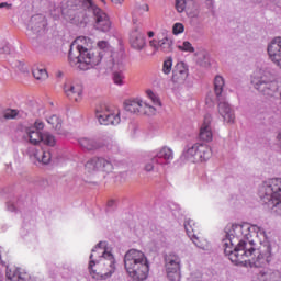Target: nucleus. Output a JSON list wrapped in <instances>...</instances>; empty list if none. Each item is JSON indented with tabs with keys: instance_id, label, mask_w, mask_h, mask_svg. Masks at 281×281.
I'll list each match as a JSON object with an SVG mask.
<instances>
[{
	"instance_id": "obj_1",
	"label": "nucleus",
	"mask_w": 281,
	"mask_h": 281,
	"mask_svg": "<svg viewBox=\"0 0 281 281\" xmlns=\"http://www.w3.org/2000/svg\"><path fill=\"white\" fill-rule=\"evenodd\" d=\"M224 254L233 265H245L250 262V267H265L271 262V244H266L256 250L254 248V240L247 246V241L240 239L237 244L232 246L229 243H224Z\"/></svg>"
},
{
	"instance_id": "obj_2",
	"label": "nucleus",
	"mask_w": 281,
	"mask_h": 281,
	"mask_svg": "<svg viewBox=\"0 0 281 281\" xmlns=\"http://www.w3.org/2000/svg\"><path fill=\"white\" fill-rule=\"evenodd\" d=\"M104 56L105 55L102 54V50L94 48L89 49L78 44V40L71 43L68 53L70 63L78 65V68L81 71H87V69H91V67H98V65L102 63V58H104Z\"/></svg>"
},
{
	"instance_id": "obj_3",
	"label": "nucleus",
	"mask_w": 281,
	"mask_h": 281,
	"mask_svg": "<svg viewBox=\"0 0 281 281\" xmlns=\"http://www.w3.org/2000/svg\"><path fill=\"white\" fill-rule=\"evenodd\" d=\"M125 269L133 280L144 281L148 278V259L144 252L137 249H130L124 256Z\"/></svg>"
},
{
	"instance_id": "obj_4",
	"label": "nucleus",
	"mask_w": 281,
	"mask_h": 281,
	"mask_svg": "<svg viewBox=\"0 0 281 281\" xmlns=\"http://www.w3.org/2000/svg\"><path fill=\"white\" fill-rule=\"evenodd\" d=\"M258 194L262 205L281 216V178L261 186Z\"/></svg>"
},
{
	"instance_id": "obj_5",
	"label": "nucleus",
	"mask_w": 281,
	"mask_h": 281,
	"mask_svg": "<svg viewBox=\"0 0 281 281\" xmlns=\"http://www.w3.org/2000/svg\"><path fill=\"white\" fill-rule=\"evenodd\" d=\"M99 250L101 251V256H99V259L93 258V254ZM102 267H109V272H105V276H112L115 272V258L113 257V254L106 251V243L100 241L97 244V246L92 249V254L90 255V262L88 266V269L91 273H97V276H100V269Z\"/></svg>"
},
{
	"instance_id": "obj_6",
	"label": "nucleus",
	"mask_w": 281,
	"mask_h": 281,
	"mask_svg": "<svg viewBox=\"0 0 281 281\" xmlns=\"http://www.w3.org/2000/svg\"><path fill=\"white\" fill-rule=\"evenodd\" d=\"M223 87H225V79L221 76H216L214 79V92L218 101V113L226 124H234L236 115L234 114V110H232L229 103H227L223 98Z\"/></svg>"
},
{
	"instance_id": "obj_7",
	"label": "nucleus",
	"mask_w": 281,
	"mask_h": 281,
	"mask_svg": "<svg viewBox=\"0 0 281 281\" xmlns=\"http://www.w3.org/2000/svg\"><path fill=\"white\" fill-rule=\"evenodd\" d=\"M86 10L92 13L94 30L99 32H111V18L93 0H85Z\"/></svg>"
},
{
	"instance_id": "obj_8",
	"label": "nucleus",
	"mask_w": 281,
	"mask_h": 281,
	"mask_svg": "<svg viewBox=\"0 0 281 281\" xmlns=\"http://www.w3.org/2000/svg\"><path fill=\"white\" fill-rule=\"evenodd\" d=\"M252 85L262 95H273L278 91V81L269 71H265L261 77L252 81Z\"/></svg>"
},
{
	"instance_id": "obj_9",
	"label": "nucleus",
	"mask_w": 281,
	"mask_h": 281,
	"mask_svg": "<svg viewBox=\"0 0 281 281\" xmlns=\"http://www.w3.org/2000/svg\"><path fill=\"white\" fill-rule=\"evenodd\" d=\"M167 278L170 281H181V259L176 254L165 256Z\"/></svg>"
},
{
	"instance_id": "obj_10",
	"label": "nucleus",
	"mask_w": 281,
	"mask_h": 281,
	"mask_svg": "<svg viewBox=\"0 0 281 281\" xmlns=\"http://www.w3.org/2000/svg\"><path fill=\"white\" fill-rule=\"evenodd\" d=\"M27 30L31 32L30 36H33L32 38L43 36L47 32V18L43 14L32 15L27 24Z\"/></svg>"
},
{
	"instance_id": "obj_11",
	"label": "nucleus",
	"mask_w": 281,
	"mask_h": 281,
	"mask_svg": "<svg viewBox=\"0 0 281 281\" xmlns=\"http://www.w3.org/2000/svg\"><path fill=\"white\" fill-rule=\"evenodd\" d=\"M88 172H106V175L113 172V162L102 157H93L85 165Z\"/></svg>"
},
{
	"instance_id": "obj_12",
	"label": "nucleus",
	"mask_w": 281,
	"mask_h": 281,
	"mask_svg": "<svg viewBox=\"0 0 281 281\" xmlns=\"http://www.w3.org/2000/svg\"><path fill=\"white\" fill-rule=\"evenodd\" d=\"M97 119L99 120V124H103V126H109V124H112V126H115L120 124V114H112L109 113V109L106 105H101L95 111Z\"/></svg>"
},
{
	"instance_id": "obj_13",
	"label": "nucleus",
	"mask_w": 281,
	"mask_h": 281,
	"mask_svg": "<svg viewBox=\"0 0 281 281\" xmlns=\"http://www.w3.org/2000/svg\"><path fill=\"white\" fill-rule=\"evenodd\" d=\"M239 227H243L241 224H232L231 226H226L225 232V239L224 243H228V245H234L240 243L241 239L240 236H243V229H238Z\"/></svg>"
},
{
	"instance_id": "obj_14",
	"label": "nucleus",
	"mask_w": 281,
	"mask_h": 281,
	"mask_svg": "<svg viewBox=\"0 0 281 281\" xmlns=\"http://www.w3.org/2000/svg\"><path fill=\"white\" fill-rule=\"evenodd\" d=\"M270 60L281 68V37H274L267 48Z\"/></svg>"
},
{
	"instance_id": "obj_15",
	"label": "nucleus",
	"mask_w": 281,
	"mask_h": 281,
	"mask_svg": "<svg viewBox=\"0 0 281 281\" xmlns=\"http://www.w3.org/2000/svg\"><path fill=\"white\" fill-rule=\"evenodd\" d=\"M130 44L133 49L142 52L146 47V36L139 31V26H135L130 34Z\"/></svg>"
},
{
	"instance_id": "obj_16",
	"label": "nucleus",
	"mask_w": 281,
	"mask_h": 281,
	"mask_svg": "<svg viewBox=\"0 0 281 281\" xmlns=\"http://www.w3.org/2000/svg\"><path fill=\"white\" fill-rule=\"evenodd\" d=\"M188 78V68L186 67V64L179 63L176 65V67L172 70V82H176L178 85H181L182 82H186Z\"/></svg>"
},
{
	"instance_id": "obj_17",
	"label": "nucleus",
	"mask_w": 281,
	"mask_h": 281,
	"mask_svg": "<svg viewBox=\"0 0 281 281\" xmlns=\"http://www.w3.org/2000/svg\"><path fill=\"white\" fill-rule=\"evenodd\" d=\"M212 124V115L211 114H206L204 116V122L200 128V139H202V142H212V127H210V125Z\"/></svg>"
},
{
	"instance_id": "obj_18",
	"label": "nucleus",
	"mask_w": 281,
	"mask_h": 281,
	"mask_svg": "<svg viewBox=\"0 0 281 281\" xmlns=\"http://www.w3.org/2000/svg\"><path fill=\"white\" fill-rule=\"evenodd\" d=\"M110 69H112L113 71V81L115 85H123V80H124V64L122 61L116 63L115 60L112 59L111 64H110Z\"/></svg>"
},
{
	"instance_id": "obj_19",
	"label": "nucleus",
	"mask_w": 281,
	"mask_h": 281,
	"mask_svg": "<svg viewBox=\"0 0 281 281\" xmlns=\"http://www.w3.org/2000/svg\"><path fill=\"white\" fill-rule=\"evenodd\" d=\"M212 157V148L207 146L206 144H199L196 147L195 153V164H199V161H207Z\"/></svg>"
},
{
	"instance_id": "obj_20",
	"label": "nucleus",
	"mask_w": 281,
	"mask_h": 281,
	"mask_svg": "<svg viewBox=\"0 0 281 281\" xmlns=\"http://www.w3.org/2000/svg\"><path fill=\"white\" fill-rule=\"evenodd\" d=\"M172 149L168 147H162L159 153L151 159V161H156V164H170L172 161Z\"/></svg>"
},
{
	"instance_id": "obj_21",
	"label": "nucleus",
	"mask_w": 281,
	"mask_h": 281,
	"mask_svg": "<svg viewBox=\"0 0 281 281\" xmlns=\"http://www.w3.org/2000/svg\"><path fill=\"white\" fill-rule=\"evenodd\" d=\"M64 91L67 98H69V100H75V102H78V99L82 95V87L80 86H69L66 83L64 86Z\"/></svg>"
},
{
	"instance_id": "obj_22",
	"label": "nucleus",
	"mask_w": 281,
	"mask_h": 281,
	"mask_svg": "<svg viewBox=\"0 0 281 281\" xmlns=\"http://www.w3.org/2000/svg\"><path fill=\"white\" fill-rule=\"evenodd\" d=\"M238 229H241V235L244 236V238H247V240H249V236H251V232L252 234H258V232H260L263 236H265V229H261L259 226L257 225H250L249 223H244L241 224V226L238 227Z\"/></svg>"
},
{
	"instance_id": "obj_23",
	"label": "nucleus",
	"mask_w": 281,
	"mask_h": 281,
	"mask_svg": "<svg viewBox=\"0 0 281 281\" xmlns=\"http://www.w3.org/2000/svg\"><path fill=\"white\" fill-rule=\"evenodd\" d=\"M79 144L83 150H98V148H102V146H104L101 142H97L91 138H81L79 139Z\"/></svg>"
},
{
	"instance_id": "obj_24",
	"label": "nucleus",
	"mask_w": 281,
	"mask_h": 281,
	"mask_svg": "<svg viewBox=\"0 0 281 281\" xmlns=\"http://www.w3.org/2000/svg\"><path fill=\"white\" fill-rule=\"evenodd\" d=\"M184 229H186L189 238H191L192 243H194L195 247H200L199 246V237L195 234H193L194 221L193 220L184 221Z\"/></svg>"
},
{
	"instance_id": "obj_25",
	"label": "nucleus",
	"mask_w": 281,
	"mask_h": 281,
	"mask_svg": "<svg viewBox=\"0 0 281 281\" xmlns=\"http://www.w3.org/2000/svg\"><path fill=\"white\" fill-rule=\"evenodd\" d=\"M26 133L30 138V143L33 144V146H38V144L43 142V133L31 127L26 130Z\"/></svg>"
},
{
	"instance_id": "obj_26",
	"label": "nucleus",
	"mask_w": 281,
	"mask_h": 281,
	"mask_svg": "<svg viewBox=\"0 0 281 281\" xmlns=\"http://www.w3.org/2000/svg\"><path fill=\"white\" fill-rule=\"evenodd\" d=\"M196 148L198 143L192 145L191 147L184 148L181 159H192V161L196 164Z\"/></svg>"
},
{
	"instance_id": "obj_27",
	"label": "nucleus",
	"mask_w": 281,
	"mask_h": 281,
	"mask_svg": "<svg viewBox=\"0 0 281 281\" xmlns=\"http://www.w3.org/2000/svg\"><path fill=\"white\" fill-rule=\"evenodd\" d=\"M98 47L94 49H98L99 52H102L104 56L110 57V63L113 60V54L111 53V46L109 45V42L106 41H100L98 42Z\"/></svg>"
},
{
	"instance_id": "obj_28",
	"label": "nucleus",
	"mask_w": 281,
	"mask_h": 281,
	"mask_svg": "<svg viewBox=\"0 0 281 281\" xmlns=\"http://www.w3.org/2000/svg\"><path fill=\"white\" fill-rule=\"evenodd\" d=\"M159 49L164 52V54H170L172 52L173 42L170 37H165L159 40Z\"/></svg>"
},
{
	"instance_id": "obj_29",
	"label": "nucleus",
	"mask_w": 281,
	"mask_h": 281,
	"mask_svg": "<svg viewBox=\"0 0 281 281\" xmlns=\"http://www.w3.org/2000/svg\"><path fill=\"white\" fill-rule=\"evenodd\" d=\"M34 157L35 159H37L40 164L47 165L49 164V161H52V153L45 151L43 149H41L40 151H36L34 154Z\"/></svg>"
},
{
	"instance_id": "obj_30",
	"label": "nucleus",
	"mask_w": 281,
	"mask_h": 281,
	"mask_svg": "<svg viewBox=\"0 0 281 281\" xmlns=\"http://www.w3.org/2000/svg\"><path fill=\"white\" fill-rule=\"evenodd\" d=\"M263 281H281V274L278 270H267L261 272Z\"/></svg>"
},
{
	"instance_id": "obj_31",
	"label": "nucleus",
	"mask_w": 281,
	"mask_h": 281,
	"mask_svg": "<svg viewBox=\"0 0 281 281\" xmlns=\"http://www.w3.org/2000/svg\"><path fill=\"white\" fill-rule=\"evenodd\" d=\"M139 109H142V101L125 102V111H127V113H139Z\"/></svg>"
},
{
	"instance_id": "obj_32",
	"label": "nucleus",
	"mask_w": 281,
	"mask_h": 281,
	"mask_svg": "<svg viewBox=\"0 0 281 281\" xmlns=\"http://www.w3.org/2000/svg\"><path fill=\"white\" fill-rule=\"evenodd\" d=\"M32 74L35 80H47L49 78L47 70L44 68H34Z\"/></svg>"
},
{
	"instance_id": "obj_33",
	"label": "nucleus",
	"mask_w": 281,
	"mask_h": 281,
	"mask_svg": "<svg viewBox=\"0 0 281 281\" xmlns=\"http://www.w3.org/2000/svg\"><path fill=\"white\" fill-rule=\"evenodd\" d=\"M196 64L200 67H204L205 69H207V67H210L212 64L210 63V54L207 53H202L199 55V58L196 60Z\"/></svg>"
},
{
	"instance_id": "obj_34",
	"label": "nucleus",
	"mask_w": 281,
	"mask_h": 281,
	"mask_svg": "<svg viewBox=\"0 0 281 281\" xmlns=\"http://www.w3.org/2000/svg\"><path fill=\"white\" fill-rule=\"evenodd\" d=\"M47 122L55 131H60V128H63V120H60V117H58L56 114L52 115Z\"/></svg>"
},
{
	"instance_id": "obj_35",
	"label": "nucleus",
	"mask_w": 281,
	"mask_h": 281,
	"mask_svg": "<svg viewBox=\"0 0 281 281\" xmlns=\"http://www.w3.org/2000/svg\"><path fill=\"white\" fill-rule=\"evenodd\" d=\"M16 117H19V110L7 109L0 120L3 122V120H16Z\"/></svg>"
},
{
	"instance_id": "obj_36",
	"label": "nucleus",
	"mask_w": 281,
	"mask_h": 281,
	"mask_svg": "<svg viewBox=\"0 0 281 281\" xmlns=\"http://www.w3.org/2000/svg\"><path fill=\"white\" fill-rule=\"evenodd\" d=\"M190 3H194V0H176V10L177 12H183L186 8L190 7Z\"/></svg>"
},
{
	"instance_id": "obj_37",
	"label": "nucleus",
	"mask_w": 281,
	"mask_h": 281,
	"mask_svg": "<svg viewBox=\"0 0 281 281\" xmlns=\"http://www.w3.org/2000/svg\"><path fill=\"white\" fill-rule=\"evenodd\" d=\"M42 142L46 146H56V137L48 132L42 134Z\"/></svg>"
},
{
	"instance_id": "obj_38",
	"label": "nucleus",
	"mask_w": 281,
	"mask_h": 281,
	"mask_svg": "<svg viewBox=\"0 0 281 281\" xmlns=\"http://www.w3.org/2000/svg\"><path fill=\"white\" fill-rule=\"evenodd\" d=\"M7 278L8 281H27V279H25V277H22L21 273H10L7 272Z\"/></svg>"
},
{
	"instance_id": "obj_39",
	"label": "nucleus",
	"mask_w": 281,
	"mask_h": 281,
	"mask_svg": "<svg viewBox=\"0 0 281 281\" xmlns=\"http://www.w3.org/2000/svg\"><path fill=\"white\" fill-rule=\"evenodd\" d=\"M146 93L151 99L153 103L156 106H161V100H159V97H157V94H155V92H153V90H147Z\"/></svg>"
},
{
	"instance_id": "obj_40",
	"label": "nucleus",
	"mask_w": 281,
	"mask_h": 281,
	"mask_svg": "<svg viewBox=\"0 0 281 281\" xmlns=\"http://www.w3.org/2000/svg\"><path fill=\"white\" fill-rule=\"evenodd\" d=\"M162 71L167 75L172 71V57H169L167 60L164 61Z\"/></svg>"
},
{
	"instance_id": "obj_41",
	"label": "nucleus",
	"mask_w": 281,
	"mask_h": 281,
	"mask_svg": "<svg viewBox=\"0 0 281 281\" xmlns=\"http://www.w3.org/2000/svg\"><path fill=\"white\" fill-rule=\"evenodd\" d=\"M180 52H190V54H194V48L192 47V43L186 41L182 46H178Z\"/></svg>"
},
{
	"instance_id": "obj_42",
	"label": "nucleus",
	"mask_w": 281,
	"mask_h": 281,
	"mask_svg": "<svg viewBox=\"0 0 281 281\" xmlns=\"http://www.w3.org/2000/svg\"><path fill=\"white\" fill-rule=\"evenodd\" d=\"M186 30V26H183L182 23H176L173 25L172 32L177 36L179 34H183V31Z\"/></svg>"
},
{
	"instance_id": "obj_43",
	"label": "nucleus",
	"mask_w": 281,
	"mask_h": 281,
	"mask_svg": "<svg viewBox=\"0 0 281 281\" xmlns=\"http://www.w3.org/2000/svg\"><path fill=\"white\" fill-rule=\"evenodd\" d=\"M33 128V131H37L41 133V131H43V128H45V123H43L42 121H35L34 126L30 127Z\"/></svg>"
},
{
	"instance_id": "obj_44",
	"label": "nucleus",
	"mask_w": 281,
	"mask_h": 281,
	"mask_svg": "<svg viewBox=\"0 0 281 281\" xmlns=\"http://www.w3.org/2000/svg\"><path fill=\"white\" fill-rule=\"evenodd\" d=\"M10 52H12V49L10 48V44H4L3 46H0V56H2L3 54H10Z\"/></svg>"
},
{
	"instance_id": "obj_45",
	"label": "nucleus",
	"mask_w": 281,
	"mask_h": 281,
	"mask_svg": "<svg viewBox=\"0 0 281 281\" xmlns=\"http://www.w3.org/2000/svg\"><path fill=\"white\" fill-rule=\"evenodd\" d=\"M155 164H157V161H153V158H151L150 162H147L145 165L146 172H153V170L155 169Z\"/></svg>"
},
{
	"instance_id": "obj_46",
	"label": "nucleus",
	"mask_w": 281,
	"mask_h": 281,
	"mask_svg": "<svg viewBox=\"0 0 281 281\" xmlns=\"http://www.w3.org/2000/svg\"><path fill=\"white\" fill-rule=\"evenodd\" d=\"M7 210H9V212H16V206L14 205L13 202H8Z\"/></svg>"
},
{
	"instance_id": "obj_47",
	"label": "nucleus",
	"mask_w": 281,
	"mask_h": 281,
	"mask_svg": "<svg viewBox=\"0 0 281 281\" xmlns=\"http://www.w3.org/2000/svg\"><path fill=\"white\" fill-rule=\"evenodd\" d=\"M149 45H150V47H155L157 50H159V41H157V40H151L150 42H149Z\"/></svg>"
},
{
	"instance_id": "obj_48",
	"label": "nucleus",
	"mask_w": 281,
	"mask_h": 281,
	"mask_svg": "<svg viewBox=\"0 0 281 281\" xmlns=\"http://www.w3.org/2000/svg\"><path fill=\"white\" fill-rule=\"evenodd\" d=\"M3 8H5L7 10H11L12 4H10L8 2H2V3H0V10H3Z\"/></svg>"
},
{
	"instance_id": "obj_49",
	"label": "nucleus",
	"mask_w": 281,
	"mask_h": 281,
	"mask_svg": "<svg viewBox=\"0 0 281 281\" xmlns=\"http://www.w3.org/2000/svg\"><path fill=\"white\" fill-rule=\"evenodd\" d=\"M19 68H20V71H27V68H25V64H23V61H19Z\"/></svg>"
},
{
	"instance_id": "obj_50",
	"label": "nucleus",
	"mask_w": 281,
	"mask_h": 281,
	"mask_svg": "<svg viewBox=\"0 0 281 281\" xmlns=\"http://www.w3.org/2000/svg\"><path fill=\"white\" fill-rule=\"evenodd\" d=\"M108 207H115V200H110L108 202Z\"/></svg>"
},
{
	"instance_id": "obj_51",
	"label": "nucleus",
	"mask_w": 281,
	"mask_h": 281,
	"mask_svg": "<svg viewBox=\"0 0 281 281\" xmlns=\"http://www.w3.org/2000/svg\"><path fill=\"white\" fill-rule=\"evenodd\" d=\"M102 256L101 250H95V254H93V258H100Z\"/></svg>"
},
{
	"instance_id": "obj_52",
	"label": "nucleus",
	"mask_w": 281,
	"mask_h": 281,
	"mask_svg": "<svg viewBox=\"0 0 281 281\" xmlns=\"http://www.w3.org/2000/svg\"><path fill=\"white\" fill-rule=\"evenodd\" d=\"M153 36H155V32L149 31V32H148V37H149V38H153Z\"/></svg>"
},
{
	"instance_id": "obj_53",
	"label": "nucleus",
	"mask_w": 281,
	"mask_h": 281,
	"mask_svg": "<svg viewBox=\"0 0 281 281\" xmlns=\"http://www.w3.org/2000/svg\"><path fill=\"white\" fill-rule=\"evenodd\" d=\"M112 1V3H123L124 2V0H111Z\"/></svg>"
},
{
	"instance_id": "obj_54",
	"label": "nucleus",
	"mask_w": 281,
	"mask_h": 281,
	"mask_svg": "<svg viewBox=\"0 0 281 281\" xmlns=\"http://www.w3.org/2000/svg\"><path fill=\"white\" fill-rule=\"evenodd\" d=\"M207 5H212L214 3V0H206Z\"/></svg>"
},
{
	"instance_id": "obj_55",
	"label": "nucleus",
	"mask_w": 281,
	"mask_h": 281,
	"mask_svg": "<svg viewBox=\"0 0 281 281\" xmlns=\"http://www.w3.org/2000/svg\"><path fill=\"white\" fill-rule=\"evenodd\" d=\"M145 8H146V12H148V4H146Z\"/></svg>"
},
{
	"instance_id": "obj_56",
	"label": "nucleus",
	"mask_w": 281,
	"mask_h": 281,
	"mask_svg": "<svg viewBox=\"0 0 281 281\" xmlns=\"http://www.w3.org/2000/svg\"><path fill=\"white\" fill-rule=\"evenodd\" d=\"M149 109H151L153 111H155V108H154V106H149Z\"/></svg>"
},
{
	"instance_id": "obj_57",
	"label": "nucleus",
	"mask_w": 281,
	"mask_h": 281,
	"mask_svg": "<svg viewBox=\"0 0 281 281\" xmlns=\"http://www.w3.org/2000/svg\"><path fill=\"white\" fill-rule=\"evenodd\" d=\"M102 1V3H106V1H104V0H101Z\"/></svg>"
},
{
	"instance_id": "obj_58",
	"label": "nucleus",
	"mask_w": 281,
	"mask_h": 281,
	"mask_svg": "<svg viewBox=\"0 0 281 281\" xmlns=\"http://www.w3.org/2000/svg\"><path fill=\"white\" fill-rule=\"evenodd\" d=\"M59 76H63V72H59Z\"/></svg>"
},
{
	"instance_id": "obj_59",
	"label": "nucleus",
	"mask_w": 281,
	"mask_h": 281,
	"mask_svg": "<svg viewBox=\"0 0 281 281\" xmlns=\"http://www.w3.org/2000/svg\"><path fill=\"white\" fill-rule=\"evenodd\" d=\"M0 281H3V280L1 279V274H0Z\"/></svg>"
},
{
	"instance_id": "obj_60",
	"label": "nucleus",
	"mask_w": 281,
	"mask_h": 281,
	"mask_svg": "<svg viewBox=\"0 0 281 281\" xmlns=\"http://www.w3.org/2000/svg\"><path fill=\"white\" fill-rule=\"evenodd\" d=\"M83 1V8H85V0H82Z\"/></svg>"
}]
</instances>
